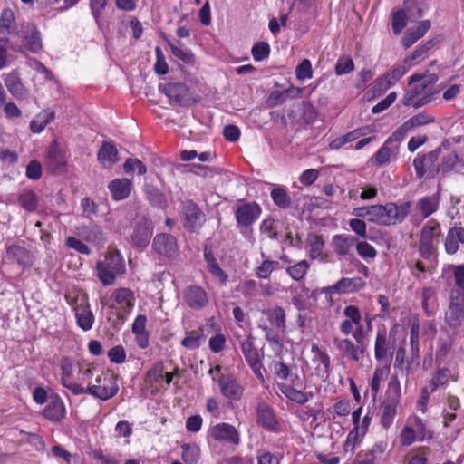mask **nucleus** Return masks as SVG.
I'll return each instance as SVG.
<instances>
[{"mask_svg": "<svg viewBox=\"0 0 464 464\" xmlns=\"http://www.w3.org/2000/svg\"><path fill=\"white\" fill-rule=\"evenodd\" d=\"M208 438L232 446L239 445L241 440L237 430L231 424L220 422L209 428Z\"/></svg>", "mask_w": 464, "mask_h": 464, "instance_id": "obj_10", "label": "nucleus"}, {"mask_svg": "<svg viewBox=\"0 0 464 464\" xmlns=\"http://www.w3.org/2000/svg\"><path fill=\"white\" fill-rule=\"evenodd\" d=\"M46 164L47 168L53 174H62L65 171L66 160L56 142H53L49 148Z\"/></svg>", "mask_w": 464, "mask_h": 464, "instance_id": "obj_21", "label": "nucleus"}, {"mask_svg": "<svg viewBox=\"0 0 464 464\" xmlns=\"http://www.w3.org/2000/svg\"><path fill=\"white\" fill-rule=\"evenodd\" d=\"M131 186L132 183L129 179L122 178L111 180L108 185V188L113 199L122 200L130 194Z\"/></svg>", "mask_w": 464, "mask_h": 464, "instance_id": "obj_32", "label": "nucleus"}, {"mask_svg": "<svg viewBox=\"0 0 464 464\" xmlns=\"http://www.w3.org/2000/svg\"><path fill=\"white\" fill-rule=\"evenodd\" d=\"M84 393H88L102 401H107L115 396L119 386L115 376L110 372H101L95 378V383L83 388Z\"/></svg>", "mask_w": 464, "mask_h": 464, "instance_id": "obj_5", "label": "nucleus"}, {"mask_svg": "<svg viewBox=\"0 0 464 464\" xmlns=\"http://www.w3.org/2000/svg\"><path fill=\"white\" fill-rule=\"evenodd\" d=\"M393 330L387 334L384 326L377 329L374 342V358L377 362L383 364H391L394 353V336Z\"/></svg>", "mask_w": 464, "mask_h": 464, "instance_id": "obj_6", "label": "nucleus"}, {"mask_svg": "<svg viewBox=\"0 0 464 464\" xmlns=\"http://www.w3.org/2000/svg\"><path fill=\"white\" fill-rule=\"evenodd\" d=\"M295 73L298 80L311 79L313 77L311 62L308 59L303 60L301 63L297 65Z\"/></svg>", "mask_w": 464, "mask_h": 464, "instance_id": "obj_64", "label": "nucleus"}, {"mask_svg": "<svg viewBox=\"0 0 464 464\" xmlns=\"http://www.w3.org/2000/svg\"><path fill=\"white\" fill-rule=\"evenodd\" d=\"M362 436L359 432V426L354 427L349 431L344 445V454L352 456L354 453L355 449L360 445Z\"/></svg>", "mask_w": 464, "mask_h": 464, "instance_id": "obj_50", "label": "nucleus"}, {"mask_svg": "<svg viewBox=\"0 0 464 464\" xmlns=\"http://www.w3.org/2000/svg\"><path fill=\"white\" fill-rule=\"evenodd\" d=\"M6 258L23 268L29 267L33 264L31 253L25 247L18 245H12L7 247Z\"/></svg>", "mask_w": 464, "mask_h": 464, "instance_id": "obj_26", "label": "nucleus"}, {"mask_svg": "<svg viewBox=\"0 0 464 464\" xmlns=\"http://www.w3.org/2000/svg\"><path fill=\"white\" fill-rule=\"evenodd\" d=\"M262 208L256 202L240 201L236 206L235 217L238 227L252 226L260 217Z\"/></svg>", "mask_w": 464, "mask_h": 464, "instance_id": "obj_9", "label": "nucleus"}, {"mask_svg": "<svg viewBox=\"0 0 464 464\" xmlns=\"http://www.w3.org/2000/svg\"><path fill=\"white\" fill-rule=\"evenodd\" d=\"M14 24V17L13 12L9 8H5L2 11L0 15V37L1 39H6L11 34V30Z\"/></svg>", "mask_w": 464, "mask_h": 464, "instance_id": "obj_45", "label": "nucleus"}, {"mask_svg": "<svg viewBox=\"0 0 464 464\" xmlns=\"http://www.w3.org/2000/svg\"><path fill=\"white\" fill-rule=\"evenodd\" d=\"M160 89L167 95L171 103L186 106L195 101L188 87L184 83L169 82L164 86L160 85Z\"/></svg>", "mask_w": 464, "mask_h": 464, "instance_id": "obj_11", "label": "nucleus"}, {"mask_svg": "<svg viewBox=\"0 0 464 464\" xmlns=\"http://www.w3.org/2000/svg\"><path fill=\"white\" fill-rule=\"evenodd\" d=\"M208 272L216 277L222 285L226 284L227 281V275L225 271L219 266L216 258L210 253L204 254Z\"/></svg>", "mask_w": 464, "mask_h": 464, "instance_id": "obj_44", "label": "nucleus"}, {"mask_svg": "<svg viewBox=\"0 0 464 464\" xmlns=\"http://www.w3.org/2000/svg\"><path fill=\"white\" fill-rule=\"evenodd\" d=\"M402 140L392 139V134L385 140L383 145L374 155V165L383 166L387 164L392 156L398 150V145L391 146L393 142H401Z\"/></svg>", "mask_w": 464, "mask_h": 464, "instance_id": "obj_31", "label": "nucleus"}, {"mask_svg": "<svg viewBox=\"0 0 464 464\" xmlns=\"http://www.w3.org/2000/svg\"><path fill=\"white\" fill-rule=\"evenodd\" d=\"M251 53L256 62H261L268 57L270 53V46L267 43L258 42L254 44Z\"/></svg>", "mask_w": 464, "mask_h": 464, "instance_id": "obj_58", "label": "nucleus"}, {"mask_svg": "<svg viewBox=\"0 0 464 464\" xmlns=\"http://www.w3.org/2000/svg\"><path fill=\"white\" fill-rule=\"evenodd\" d=\"M181 458L186 464H197L200 459V448L198 444H183Z\"/></svg>", "mask_w": 464, "mask_h": 464, "instance_id": "obj_47", "label": "nucleus"}, {"mask_svg": "<svg viewBox=\"0 0 464 464\" xmlns=\"http://www.w3.org/2000/svg\"><path fill=\"white\" fill-rule=\"evenodd\" d=\"M168 44L170 47L171 53L175 57L181 60L187 64L194 63V55L190 50L180 46L179 42L177 44H175L168 40Z\"/></svg>", "mask_w": 464, "mask_h": 464, "instance_id": "obj_52", "label": "nucleus"}, {"mask_svg": "<svg viewBox=\"0 0 464 464\" xmlns=\"http://www.w3.org/2000/svg\"><path fill=\"white\" fill-rule=\"evenodd\" d=\"M75 234L89 244L103 246L106 241L105 235L101 227L97 225L79 226Z\"/></svg>", "mask_w": 464, "mask_h": 464, "instance_id": "obj_18", "label": "nucleus"}, {"mask_svg": "<svg viewBox=\"0 0 464 464\" xmlns=\"http://www.w3.org/2000/svg\"><path fill=\"white\" fill-rule=\"evenodd\" d=\"M126 272L125 261L118 249L109 247L104 258L96 263V276L104 286L115 284Z\"/></svg>", "mask_w": 464, "mask_h": 464, "instance_id": "obj_1", "label": "nucleus"}, {"mask_svg": "<svg viewBox=\"0 0 464 464\" xmlns=\"http://www.w3.org/2000/svg\"><path fill=\"white\" fill-rule=\"evenodd\" d=\"M154 250L165 256L172 257L178 254V246L176 238L169 234L157 235L152 242Z\"/></svg>", "mask_w": 464, "mask_h": 464, "instance_id": "obj_20", "label": "nucleus"}, {"mask_svg": "<svg viewBox=\"0 0 464 464\" xmlns=\"http://www.w3.org/2000/svg\"><path fill=\"white\" fill-rule=\"evenodd\" d=\"M153 233V227L145 216H137L132 224L131 233L130 235L132 246L144 249L150 243Z\"/></svg>", "mask_w": 464, "mask_h": 464, "instance_id": "obj_7", "label": "nucleus"}, {"mask_svg": "<svg viewBox=\"0 0 464 464\" xmlns=\"http://www.w3.org/2000/svg\"><path fill=\"white\" fill-rule=\"evenodd\" d=\"M357 242V238L350 235H335L333 237V246L334 252L341 256H345L350 253L353 245Z\"/></svg>", "mask_w": 464, "mask_h": 464, "instance_id": "obj_38", "label": "nucleus"}, {"mask_svg": "<svg viewBox=\"0 0 464 464\" xmlns=\"http://www.w3.org/2000/svg\"><path fill=\"white\" fill-rule=\"evenodd\" d=\"M256 422L268 430H275L277 427L278 422L273 410L264 401L256 406Z\"/></svg>", "mask_w": 464, "mask_h": 464, "instance_id": "obj_25", "label": "nucleus"}, {"mask_svg": "<svg viewBox=\"0 0 464 464\" xmlns=\"http://www.w3.org/2000/svg\"><path fill=\"white\" fill-rule=\"evenodd\" d=\"M355 246H356V250H357L358 255L364 259H367V258L373 259L377 256L376 249L372 245L367 243L366 241H358L357 240V242L355 243Z\"/></svg>", "mask_w": 464, "mask_h": 464, "instance_id": "obj_60", "label": "nucleus"}, {"mask_svg": "<svg viewBox=\"0 0 464 464\" xmlns=\"http://www.w3.org/2000/svg\"><path fill=\"white\" fill-rule=\"evenodd\" d=\"M397 406L398 403L383 401L378 411V416L380 419V422L382 426L388 430L394 421V419L397 415Z\"/></svg>", "mask_w": 464, "mask_h": 464, "instance_id": "obj_35", "label": "nucleus"}, {"mask_svg": "<svg viewBox=\"0 0 464 464\" xmlns=\"http://www.w3.org/2000/svg\"><path fill=\"white\" fill-rule=\"evenodd\" d=\"M450 141L445 140L441 145L427 154H418L413 160V167L419 179L425 175L434 176L439 171V165L436 163L440 154L450 149Z\"/></svg>", "mask_w": 464, "mask_h": 464, "instance_id": "obj_4", "label": "nucleus"}, {"mask_svg": "<svg viewBox=\"0 0 464 464\" xmlns=\"http://www.w3.org/2000/svg\"><path fill=\"white\" fill-rule=\"evenodd\" d=\"M410 64H400L376 81L375 88L385 92L393 86L410 69Z\"/></svg>", "mask_w": 464, "mask_h": 464, "instance_id": "obj_23", "label": "nucleus"}, {"mask_svg": "<svg viewBox=\"0 0 464 464\" xmlns=\"http://www.w3.org/2000/svg\"><path fill=\"white\" fill-rule=\"evenodd\" d=\"M309 267L310 265L306 260H301L296 264L288 266L286 268V273L292 279L295 281H301L305 277Z\"/></svg>", "mask_w": 464, "mask_h": 464, "instance_id": "obj_51", "label": "nucleus"}, {"mask_svg": "<svg viewBox=\"0 0 464 464\" xmlns=\"http://www.w3.org/2000/svg\"><path fill=\"white\" fill-rule=\"evenodd\" d=\"M146 196L150 203L157 208H163L166 204L164 194L155 187H147Z\"/></svg>", "mask_w": 464, "mask_h": 464, "instance_id": "obj_55", "label": "nucleus"}, {"mask_svg": "<svg viewBox=\"0 0 464 464\" xmlns=\"http://www.w3.org/2000/svg\"><path fill=\"white\" fill-rule=\"evenodd\" d=\"M450 370L443 368L439 370L436 374L432 377L430 382V389L433 392L437 391L440 387L445 385L450 378Z\"/></svg>", "mask_w": 464, "mask_h": 464, "instance_id": "obj_56", "label": "nucleus"}, {"mask_svg": "<svg viewBox=\"0 0 464 464\" xmlns=\"http://www.w3.org/2000/svg\"><path fill=\"white\" fill-rule=\"evenodd\" d=\"M17 200L19 205L29 212L34 211L37 208L38 199L36 194L33 190L25 189L22 191L19 194Z\"/></svg>", "mask_w": 464, "mask_h": 464, "instance_id": "obj_48", "label": "nucleus"}, {"mask_svg": "<svg viewBox=\"0 0 464 464\" xmlns=\"http://www.w3.org/2000/svg\"><path fill=\"white\" fill-rule=\"evenodd\" d=\"M417 83L410 92H407L403 97V104L405 106H411L413 108H419L430 102L433 95L435 94L434 90L428 87V85L422 82H416Z\"/></svg>", "mask_w": 464, "mask_h": 464, "instance_id": "obj_8", "label": "nucleus"}, {"mask_svg": "<svg viewBox=\"0 0 464 464\" xmlns=\"http://www.w3.org/2000/svg\"><path fill=\"white\" fill-rule=\"evenodd\" d=\"M23 45L28 51L36 53L43 49L41 33L34 24H26L23 26Z\"/></svg>", "mask_w": 464, "mask_h": 464, "instance_id": "obj_17", "label": "nucleus"}, {"mask_svg": "<svg viewBox=\"0 0 464 464\" xmlns=\"http://www.w3.org/2000/svg\"><path fill=\"white\" fill-rule=\"evenodd\" d=\"M181 214L183 217L184 227L193 232L199 227L204 220V214L192 200L183 201L181 204Z\"/></svg>", "mask_w": 464, "mask_h": 464, "instance_id": "obj_12", "label": "nucleus"}, {"mask_svg": "<svg viewBox=\"0 0 464 464\" xmlns=\"http://www.w3.org/2000/svg\"><path fill=\"white\" fill-rule=\"evenodd\" d=\"M433 121V119L426 113H419L412 116L392 132V139L403 140L407 133L412 129L428 124Z\"/></svg>", "mask_w": 464, "mask_h": 464, "instance_id": "obj_22", "label": "nucleus"}, {"mask_svg": "<svg viewBox=\"0 0 464 464\" xmlns=\"http://www.w3.org/2000/svg\"><path fill=\"white\" fill-rule=\"evenodd\" d=\"M44 415L53 422L60 421L65 416L63 401L57 396L52 398L44 411Z\"/></svg>", "mask_w": 464, "mask_h": 464, "instance_id": "obj_34", "label": "nucleus"}, {"mask_svg": "<svg viewBox=\"0 0 464 464\" xmlns=\"http://www.w3.org/2000/svg\"><path fill=\"white\" fill-rule=\"evenodd\" d=\"M279 390L286 398L299 404H304L312 398V394L303 392L287 384H279Z\"/></svg>", "mask_w": 464, "mask_h": 464, "instance_id": "obj_41", "label": "nucleus"}, {"mask_svg": "<svg viewBox=\"0 0 464 464\" xmlns=\"http://www.w3.org/2000/svg\"><path fill=\"white\" fill-rule=\"evenodd\" d=\"M81 207L82 208V216L88 219H93L98 214L97 204L91 200L89 198H83L81 200Z\"/></svg>", "mask_w": 464, "mask_h": 464, "instance_id": "obj_61", "label": "nucleus"}, {"mask_svg": "<svg viewBox=\"0 0 464 464\" xmlns=\"http://www.w3.org/2000/svg\"><path fill=\"white\" fill-rule=\"evenodd\" d=\"M223 396L231 401H239L244 389L233 375H221L217 380Z\"/></svg>", "mask_w": 464, "mask_h": 464, "instance_id": "obj_16", "label": "nucleus"}, {"mask_svg": "<svg viewBox=\"0 0 464 464\" xmlns=\"http://www.w3.org/2000/svg\"><path fill=\"white\" fill-rule=\"evenodd\" d=\"M241 350L247 363L260 359L259 353L254 346L252 337H248L241 343Z\"/></svg>", "mask_w": 464, "mask_h": 464, "instance_id": "obj_53", "label": "nucleus"}, {"mask_svg": "<svg viewBox=\"0 0 464 464\" xmlns=\"http://www.w3.org/2000/svg\"><path fill=\"white\" fill-rule=\"evenodd\" d=\"M430 28V22L429 20L421 21L416 29H409L403 38L401 44L405 48L411 47L420 38H421Z\"/></svg>", "mask_w": 464, "mask_h": 464, "instance_id": "obj_39", "label": "nucleus"}, {"mask_svg": "<svg viewBox=\"0 0 464 464\" xmlns=\"http://www.w3.org/2000/svg\"><path fill=\"white\" fill-rule=\"evenodd\" d=\"M279 263L277 261L264 260L260 266L255 269V274L258 278L267 279L274 270L277 269Z\"/></svg>", "mask_w": 464, "mask_h": 464, "instance_id": "obj_54", "label": "nucleus"}, {"mask_svg": "<svg viewBox=\"0 0 464 464\" xmlns=\"http://www.w3.org/2000/svg\"><path fill=\"white\" fill-rule=\"evenodd\" d=\"M5 84L10 93L16 99L24 100L29 97V91L22 83L17 72L8 73L5 78Z\"/></svg>", "mask_w": 464, "mask_h": 464, "instance_id": "obj_30", "label": "nucleus"}, {"mask_svg": "<svg viewBox=\"0 0 464 464\" xmlns=\"http://www.w3.org/2000/svg\"><path fill=\"white\" fill-rule=\"evenodd\" d=\"M273 202L280 208H287L291 205V197L285 187H276L271 190Z\"/></svg>", "mask_w": 464, "mask_h": 464, "instance_id": "obj_46", "label": "nucleus"}, {"mask_svg": "<svg viewBox=\"0 0 464 464\" xmlns=\"http://www.w3.org/2000/svg\"><path fill=\"white\" fill-rule=\"evenodd\" d=\"M311 351L314 353L312 362L315 365V374L321 380L325 381L330 372V356L316 344L312 345Z\"/></svg>", "mask_w": 464, "mask_h": 464, "instance_id": "obj_19", "label": "nucleus"}, {"mask_svg": "<svg viewBox=\"0 0 464 464\" xmlns=\"http://www.w3.org/2000/svg\"><path fill=\"white\" fill-rule=\"evenodd\" d=\"M441 236L440 224L431 218L421 228L419 242V253L424 259H430L436 253V243Z\"/></svg>", "mask_w": 464, "mask_h": 464, "instance_id": "obj_3", "label": "nucleus"}, {"mask_svg": "<svg viewBox=\"0 0 464 464\" xmlns=\"http://www.w3.org/2000/svg\"><path fill=\"white\" fill-rule=\"evenodd\" d=\"M309 243V256L311 259H315L321 256L324 248V240L321 236L313 235L308 238Z\"/></svg>", "mask_w": 464, "mask_h": 464, "instance_id": "obj_57", "label": "nucleus"}, {"mask_svg": "<svg viewBox=\"0 0 464 464\" xmlns=\"http://www.w3.org/2000/svg\"><path fill=\"white\" fill-rule=\"evenodd\" d=\"M206 341V337L201 330L199 331H188L184 339L181 341V345L189 350L198 349Z\"/></svg>", "mask_w": 464, "mask_h": 464, "instance_id": "obj_42", "label": "nucleus"}, {"mask_svg": "<svg viewBox=\"0 0 464 464\" xmlns=\"http://www.w3.org/2000/svg\"><path fill=\"white\" fill-rule=\"evenodd\" d=\"M401 395V383L397 376L391 377L383 401L398 403Z\"/></svg>", "mask_w": 464, "mask_h": 464, "instance_id": "obj_49", "label": "nucleus"}, {"mask_svg": "<svg viewBox=\"0 0 464 464\" xmlns=\"http://www.w3.org/2000/svg\"><path fill=\"white\" fill-rule=\"evenodd\" d=\"M464 319V296H451L450 303L445 313L446 324L450 328H458L461 325Z\"/></svg>", "mask_w": 464, "mask_h": 464, "instance_id": "obj_14", "label": "nucleus"}, {"mask_svg": "<svg viewBox=\"0 0 464 464\" xmlns=\"http://www.w3.org/2000/svg\"><path fill=\"white\" fill-rule=\"evenodd\" d=\"M269 319L280 329L285 328V313L281 306H275L268 312Z\"/></svg>", "mask_w": 464, "mask_h": 464, "instance_id": "obj_59", "label": "nucleus"}, {"mask_svg": "<svg viewBox=\"0 0 464 464\" xmlns=\"http://www.w3.org/2000/svg\"><path fill=\"white\" fill-rule=\"evenodd\" d=\"M98 160L103 168H111L118 161L117 149L113 145L104 142L98 152Z\"/></svg>", "mask_w": 464, "mask_h": 464, "instance_id": "obj_40", "label": "nucleus"}, {"mask_svg": "<svg viewBox=\"0 0 464 464\" xmlns=\"http://www.w3.org/2000/svg\"><path fill=\"white\" fill-rule=\"evenodd\" d=\"M411 208V202H404L400 205L393 202L373 205L372 223L384 227L400 224L409 215Z\"/></svg>", "mask_w": 464, "mask_h": 464, "instance_id": "obj_2", "label": "nucleus"}, {"mask_svg": "<svg viewBox=\"0 0 464 464\" xmlns=\"http://www.w3.org/2000/svg\"><path fill=\"white\" fill-rule=\"evenodd\" d=\"M387 447V440H380L371 448L358 452L352 464H375V462L384 454Z\"/></svg>", "mask_w": 464, "mask_h": 464, "instance_id": "obj_15", "label": "nucleus"}, {"mask_svg": "<svg viewBox=\"0 0 464 464\" xmlns=\"http://www.w3.org/2000/svg\"><path fill=\"white\" fill-rule=\"evenodd\" d=\"M354 69V64L351 57L343 56L337 60L335 64V73L343 75L351 72Z\"/></svg>", "mask_w": 464, "mask_h": 464, "instance_id": "obj_62", "label": "nucleus"}, {"mask_svg": "<svg viewBox=\"0 0 464 464\" xmlns=\"http://www.w3.org/2000/svg\"><path fill=\"white\" fill-rule=\"evenodd\" d=\"M391 371V366L388 364H383L382 366L376 367L374 370L372 381H371V389L374 394H378L382 388V383L388 378Z\"/></svg>", "mask_w": 464, "mask_h": 464, "instance_id": "obj_43", "label": "nucleus"}, {"mask_svg": "<svg viewBox=\"0 0 464 464\" xmlns=\"http://www.w3.org/2000/svg\"><path fill=\"white\" fill-rule=\"evenodd\" d=\"M439 205L440 197L434 194L420 198L416 203V208L420 212L422 219H425L438 210Z\"/></svg>", "mask_w": 464, "mask_h": 464, "instance_id": "obj_36", "label": "nucleus"}, {"mask_svg": "<svg viewBox=\"0 0 464 464\" xmlns=\"http://www.w3.org/2000/svg\"><path fill=\"white\" fill-rule=\"evenodd\" d=\"M364 280L359 276L348 278L343 277L330 287L332 293L346 294L360 291L365 287Z\"/></svg>", "mask_w": 464, "mask_h": 464, "instance_id": "obj_27", "label": "nucleus"}, {"mask_svg": "<svg viewBox=\"0 0 464 464\" xmlns=\"http://www.w3.org/2000/svg\"><path fill=\"white\" fill-rule=\"evenodd\" d=\"M182 295L185 304L193 310H201L205 308L209 302V297L206 290L197 285L187 286Z\"/></svg>", "mask_w": 464, "mask_h": 464, "instance_id": "obj_13", "label": "nucleus"}, {"mask_svg": "<svg viewBox=\"0 0 464 464\" xmlns=\"http://www.w3.org/2000/svg\"><path fill=\"white\" fill-rule=\"evenodd\" d=\"M61 383L74 395L84 394L83 387L72 381V367L69 362L62 365Z\"/></svg>", "mask_w": 464, "mask_h": 464, "instance_id": "obj_37", "label": "nucleus"}, {"mask_svg": "<svg viewBox=\"0 0 464 464\" xmlns=\"http://www.w3.org/2000/svg\"><path fill=\"white\" fill-rule=\"evenodd\" d=\"M460 244H464V227L454 226L447 232L444 246L445 251L449 255L456 254Z\"/></svg>", "mask_w": 464, "mask_h": 464, "instance_id": "obj_28", "label": "nucleus"}, {"mask_svg": "<svg viewBox=\"0 0 464 464\" xmlns=\"http://www.w3.org/2000/svg\"><path fill=\"white\" fill-rule=\"evenodd\" d=\"M123 169L127 174L132 173L135 169L139 175H144L147 172L146 166L139 160L130 158L123 164Z\"/></svg>", "mask_w": 464, "mask_h": 464, "instance_id": "obj_63", "label": "nucleus"}, {"mask_svg": "<svg viewBox=\"0 0 464 464\" xmlns=\"http://www.w3.org/2000/svg\"><path fill=\"white\" fill-rule=\"evenodd\" d=\"M78 326L83 331L92 329L94 323L93 313L90 309L86 298H82L81 304L74 307Z\"/></svg>", "mask_w": 464, "mask_h": 464, "instance_id": "obj_29", "label": "nucleus"}, {"mask_svg": "<svg viewBox=\"0 0 464 464\" xmlns=\"http://www.w3.org/2000/svg\"><path fill=\"white\" fill-rule=\"evenodd\" d=\"M334 343L339 352L342 353L343 356L347 357L354 362H359L360 360L362 359L365 351L364 345H355L349 339L339 338L334 339Z\"/></svg>", "mask_w": 464, "mask_h": 464, "instance_id": "obj_24", "label": "nucleus"}, {"mask_svg": "<svg viewBox=\"0 0 464 464\" xmlns=\"http://www.w3.org/2000/svg\"><path fill=\"white\" fill-rule=\"evenodd\" d=\"M111 297L125 313H130L134 307L135 296L130 288H118L113 292Z\"/></svg>", "mask_w": 464, "mask_h": 464, "instance_id": "obj_33", "label": "nucleus"}]
</instances>
